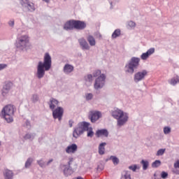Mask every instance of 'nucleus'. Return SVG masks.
Masks as SVG:
<instances>
[{
	"label": "nucleus",
	"instance_id": "nucleus-17",
	"mask_svg": "<svg viewBox=\"0 0 179 179\" xmlns=\"http://www.w3.org/2000/svg\"><path fill=\"white\" fill-rule=\"evenodd\" d=\"M95 135L97 138H100V136L108 138V130H107V129H99L96 131Z\"/></svg>",
	"mask_w": 179,
	"mask_h": 179
},
{
	"label": "nucleus",
	"instance_id": "nucleus-57",
	"mask_svg": "<svg viewBox=\"0 0 179 179\" xmlns=\"http://www.w3.org/2000/svg\"><path fill=\"white\" fill-rule=\"evenodd\" d=\"M0 146H1V142H0Z\"/></svg>",
	"mask_w": 179,
	"mask_h": 179
},
{
	"label": "nucleus",
	"instance_id": "nucleus-55",
	"mask_svg": "<svg viewBox=\"0 0 179 179\" xmlns=\"http://www.w3.org/2000/svg\"><path fill=\"white\" fill-rule=\"evenodd\" d=\"M98 37H99V38H101V34H98Z\"/></svg>",
	"mask_w": 179,
	"mask_h": 179
},
{
	"label": "nucleus",
	"instance_id": "nucleus-10",
	"mask_svg": "<svg viewBox=\"0 0 179 179\" xmlns=\"http://www.w3.org/2000/svg\"><path fill=\"white\" fill-rule=\"evenodd\" d=\"M146 76H148V71L142 70L141 71H138L134 76V81L135 83H139V82L144 80Z\"/></svg>",
	"mask_w": 179,
	"mask_h": 179
},
{
	"label": "nucleus",
	"instance_id": "nucleus-6",
	"mask_svg": "<svg viewBox=\"0 0 179 179\" xmlns=\"http://www.w3.org/2000/svg\"><path fill=\"white\" fill-rule=\"evenodd\" d=\"M87 127H90V123L87 122H81L78 124L77 127L74 128L73 131V136L78 139L80 135L83 134V132L86 131L87 129Z\"/></svg>",
	"mask_w": 179,
	"mask_h": 179
},
{
	"label": "nucleus",
	"instance_id": "nucleus-35",
	"mask_svg": "<svg viewBox=\"0 0 179 179\" xmlns=\"http://www.w3.org/2000/svg\"><path fill=\"white\" fill-rule=\"evenodd\" d=\"M85 82H88L89 83H92L93 82V76L92 74H88L84 77Z\"/></svg>",
	"mask_w": 179,
	"mask_h": 179
},
{
	"label": "nucleus",
	"instance_id": "nucleus-54",
	"mask_svg": "<svg viewBox=\"0 0 179 179\" xmlns=\"http://www.w3.org/2000/svg\"><path fill=\"white\" fill-rule=\"evenodd\" d=\"M43 2H45L46 3H50V0H42Z\"/></svg>",
	"mask_w": 179,
	"mask_h": 179
},
{
	"label": "nucleus",
	"instance_id": "nucleus-46",
	"mask_svg": "<svg viewBox=\"0 0 179 179\" xmlns=\"http://www.w3.org/2000/svg\"><path fill=\"white\" fill-rule=\"evenodd\" d=\"M7 66L8 65L5 64H0V71H2V69H5V68H6Z\"/></svg>",
	"mask_w": 179,
	"mask_h": 179
},
{
	"label": "nucleus",
	"instance_id": "nucleus-30",
	"mask_svg": "<svg viewBox=\"0 0 179 179\" xmlns=\"http://www.w3.org/2000/svg\"><path fill=\"white\" fill-rule=\"evenodd\" d=\"M36 138V134L32 133V134H27L24 136V138L27 140L29 139L30 141H33Z\"/></svg>",
	"mask_w": 179,
	"mask_h": 179
},
{
	"label": "nucleus",
	"instance_id": "nucleus-40",
	"mask_svg": "<svg viewBox=\"0 0 179 179\" xmlns=\"http://www.w3.org/2000/svg\"><path fill=\"white\" fill-rule=\"evenodd\" d=\"M92 99H93V94H92V93L85 94V100L87 101L92 100Z\"/></svg>",
	"mask_w": 179,
	"mask_h": 179
},
{
	"label": "nucleus",
	"instance_id": "nucleus-45",
	"mask_svg": "<svg viewBox=\"0 0 179 179\" xmlns=\"http://www.w3.org/2000/svg\"><path fill=\"white\" fill-rule=\"evenodd\" d=\"M168 176H169V173H167V172H165V171H163L161 173L162 178H167Z\"/></svg>",
	"mask_w": 179,
	"mask_h": 179
},
{
	"label": "nucleus",
	"instance_id": "nucleus-20",
	"mask_svg": "<svg viewBox=\"0 0 179 179\" xmlns=\"http://www.w3.org/2000/svg\"><path fill=\"white\" fill-rule=\"evenodd\" d=\"M87 41L91 47H94V45H96V38H94L93 35H88L87 36Z\"/></svg>",
	"mask_w": 179,
	"mask_h": 179
},
{
	"label": "nucleus",
	"instance_id": "nucleus-25",
	"mask_svg": "<svg viewBox=\"0 0 179 179\" xmlns=\"http://www.w3.org/2000/svg\"><path fill=\"white\" fill-rule=\"evenodd\" d=\"M120 36H121V29H117L112 34L111 38H117V37H120Z\"/></svg>",
	"mask_w": 179,
	"mask_h": 179
},
{
	"label": "nucleus",
	"instance_id": "nucleus-3",
	"mask_svg": "<svg viewBox=\"0 0 179 179\" xmlns=\"http://www.w3.org/2000/svg\"><path fill=\"white\" fill-rule=\"evenodd\" d=\"M140 62L141 58L132 57L124 66L125 73L134 75V73H135V71L139 68Z\"/></svg>",
	"mask_w": 179,
	"mask_h": 179
},
{
	"label": "nucleus",
	"instance_id": "nucleus-36",
	"mask_svg": "<svg viewBox=\"0 0 179 179\" xmlns=\"http://www.w3.org/2000/svg\"><path fill=\"white\" fill-rule=\"evenodd\" d=\"M109 3L110 5V9H114L117 5H118V0H113L109 1Z\"/></svg>",
	"mask_w": 179,
	"mask_h": 179
},
{
	"label": "nucleus",
	"instance_id": "nucleus-24",
	"mask_svg": "<svg viewBox=\"0 0 179 179\" xmlns=\"http://www.w3.org/2000/svg\"><path fill=\"white\" fill-rule=\"evenodd\" d=\"M121 179H132L131 178V172L129 171H124L122 173Z\"/></svg>",
	"mask_w": 179,
	"mask_h": 179
},
{
	"label": "nucleus",
	"instance_id": "nucleus-41",
	"mask_svg": "<svg viewBox=\"0 0 179 179\" xmlns=\"http://www.w3.org/2000/svg\"><path fill=\"white\" fill-rule=\"evenodd\" d=\"M100 75H103V73H101V71H100V70H96L93 73L94 78H99V76H100Z\"/></svg>",
	"mask_w": 179,
	"mask_h": 179
},
{
	"label": "nucleus",
	"instance_id": "nucleus-21",
	"mask_svg": "<svg viewBox=\"0 0 179 179\" xmlns=\"http://www.w3.org/2000/svg\"><path fill=\"white\" fill-rule=\"evenodd\" d=\"M58 103H59L58 100H57V99H55L54 98H51L50 99L49 103H48L49 107H50V110L55 109L56 106H58Z\"/></svg>",
	"mask_w": 179,
	"mask_h": 179
},
{
	"label": "nucleus",
	"instance_id": "nucleus-56",
	"mask_svg": "<svg viewBox=\"0 0 179 179\" xmlns=\"http://www.w3.org/2000/svg\"><path fill=\"white\" fill-rule=\"evenodd\" d=\"M27 125H30V122L27 121Z\"/></svg>",
	"mask_w": 179,
	"mask_h": 179
},
{
	"label": "nucleus",
	"instance_id": "nucleus-27",
	"mask_svg": "<svg viewBox=\"0 0 179 179\" xmlns=\"http://www.w3.org/2000/svg\"><path fill=\"white\" fill-rule=\"evenodd\" d=\"M109 160H112L114 166H117L120 164V159L115 156H110Z\"/></svg>",
	"mask_w": 179,
	"mask_h": 179
},
{
	"label": "nucleus",
	"instance_id": "nucleus-52",
	"mask_svg": "<svg viewBox=\"0 0 179 179\" xmlns=\"http://www.w3.org/2000/svg\"><path fill=\"white\" fill-rule=\"evenodd\" d=\"M8 24L11 27H13V26H15V21H9Z\"/></svg>",
	"mask_w": 179,
	"mask_h": 179
},
{
	"label": "nucleus",
	"instance_id": "nucleus-22",
	"mask_svg": "<svg viewBox=\"0 0 179 179\" xmlns=\"http://www.w3.org/2000/svg\"><path fill=\"white\" fill-rule=\"evenodd\" d=\"M3 177L5 179H13V171L6 169L3 172Z\"/></svg>",
	"mask_w": 179,
	"mask_h": 179
},
{
	"label": "nucleus",
	"instance_id": "nucleus-5",
	"mask_svg": "<svg viewBox=\"0 0 179 179\" xmlns=\"http://www.w3.org/2000/svg\"><path fill=\"white\" fill-rule=\"evenodd\" d=\"M30 39L29 38V36L27 35H22L17 38L15 42V47L20 50L21 51H24L29 46V43Z\"/></svg>",
	"mask_w": 179,
	"mask_h": 179
},
{
	"label": "nucleus",
	"instance_id": "nucleus-42",
	"mask_svg": "<svg viewBox=\"0 0 179 179\" xmlns=\"http://www.w3.org/2000/svg\"><path fill=\"white\" fill-rule=\"evenodd\" d=\"M146 53L148 54V57H150L152 54H155V48H150Z\"/></svg>",
	"mask_w": 179,
	"mask_h": 179
},
{
	"label": "nucleus",
	"instance_id": "nucleus-8",
	"mask_svg": "<svg viewBox=\"0 0 179 179\" xmlns=\"http://www.w3.org/2000/svg\"><path fill=\"white\" fill-rule=\"evenodd\" d=\"M20 3L22 6L24 10H26V12H34V10H36L34 3L29 0H20Z\"/></svg>",
	"mask_w": 179,
	"mask_h": 179
},
{
	"label": "nucleus",
	"instance_id": "nucleus-37",
	"mask_svg": "<svg viewBox=\"0 0 179 179\" xmlns=\"http://www.w3.org/2000/svg\"><path fill=\"white\" fill-rule=\"evenodd\" d=\"M164 152H166V148L159 149L157 152L156 156H163L164 155Z\"/></svg>",
	"mask_w": 179,
	"mask_h": 179
},
{
	"label": "nucleus",
	"instance_id": "nucleus-26",
	"mask_svg": "<svg viewBox=\"0 0 179 179\" xmlns=\"http://www.w3.org/2000/svg\"><path fill=\"white\" fill-rule=\"evenodd\" d=\"M34 159L31 157H29L25 162L24 167L25 169H30V166L33 164Z\"/></svg>",
	"mask_w": 179,
	"mask_h": 179
},
{
	"label": "nucleus",
	"instance_id": "nucleus-14",
	"mask_svg": "<svg viewBox=\"0 0 179 179\" xmlns=\"http://www.w3.org/2000/svg\"><path fill=\"white\" fill-rule=\"evenodd\" d=\"M75 20H71L67 21L64 25V30L66 31H69L71 30H73L75 29Z\"/></svg>",
	"mask_w": 179,
	"mask_h": 179
},
{
	"label": "nucleus",
	"instance_id": "nucleus-47",
	"mask_svg": "<svg viewBox=\"0 0 179 179\" xmlns=\"http://www.w3.org/2000/svg\"><path fill=\"white\" fill-rule=\"evenodd\" d=\"M174 169H179V160L176 161L173 164Z\"/></svg>",
	"mask_w": 179,
	"mask_h": 179
},
{
	"label": "nucleus",
	"instance_id": "nucleus-39",
	"mask_svg": "<svg viewBox=\"0 0 179 179\" xmlns=\"http://www.w3.org/2000/svg\"><path fill=\"white\" fill-rule=\"evenodd\" d=\"M127 26H129V27H130V29H134L136 26V23H135V22H134V21H129L127 22Z\"/></svg>",
	"mask_w": 179,
	"mask_h": 179
},
{
	"label": "nucleus",
	"instance_id": "nucleus-9",
	"mask_svg": "<svg viewBox=\"0 0 179 179\" xmlns=\"http://www.w3.org/2000/svg\"><path fill=\"white\" fill-rule=\"evenodd\" d=\"M102 117L103 114L99 110H90L88 115V118L92 124H96Z\"/></svg>",
	"mask_w": 179,
	"mask_h": 179
},
{
	"label": "nucleus",
	"instance_id": "nucleus-33",
	"mask_svg": "<svg viewBox=\"0 0 179 179\" xmlns=\"http://www.w3.org/2000/svg\"><path fill=\"white\" fill-rule=\"evenodd\" d=\"M162 165V162L160 160H155L154 162L152 164V167L153 169H157V167H160Z\"/></svg>",
	"mask_w": 179,
	"mask_h": 179
},
{
	"label": "nucleus",
	"instance_id": "nucleus-7",
	"mask_svg": "<svg viewBox=\"0 0 179 179\" xmlns=\"http://www.w3.org/2000/svg\"><path fill=\"white\" fill-rule=\"evenodd\" d=\"M106 78L107 76L104 73L101 74L98 78H96L94 81V89H95V90H100V89H103L106 85Z\"/></svg>",
	"mask_w": 179,
	"mask_h": 179
},
{
	"label": "nucleus",
	"instance_id": "nucleus-13",
	"mask_svg": "<svg viewBox=\"0 0 179 179\" xmlns=\"http://www.w3.org/2000/svg\"><path fill=\"white\" fill-rule=\"evenodd\" d=\"M74 29L76 30H85L86 29V22L74 20Z\"/></svg>",
	"mask_w": 179,
	"mask_h": 179
},
{
	"label": "nucleus",
	"instance_id": "nucleus-2",
	"mask_svg": "<svg viewBox=\"0 0 179 179\" xmlns=\"http://www.w3.org/2000/svg\"><path fill=\"white\" fill-rule=\"evenodd\" d=\"M112 117L117 120V128H121L124 127L128 120H129V115L127 113L123 112L120 109H116L112 111Z\"/></svg>",
	"mask_w": 179,
	"mask_h": 179
},
{
	"label": "nucleus",
	"instance_id": "nucleus-38",
	"mask_svg": "<svg viewBox=\"0 0 179 179\" xmlns=\"http://www.w3.org/2000/svg\"><path fill=\"white\" fill-rule=\"evenodd\" d=\"M171 132V128L170 127H164V134L165 135H169Z\"/></svg>",
	"mask_w": 179,
	"mask_h": 179
},
{
	"label": "nucleus",
	"instance_id": "nucleus-16",
	"mask_svg": "<svg viewBox=\"0 0 179 179\" xmlns=\"http://www.w3.org/2000/svg\"><path fill=\"white\" fill-rule=\"evenodd\" d=\"M13 83L11 82L6 83V85L3 86L2 90V96H5L7 94L9 93L10 89H12Z\"/></svg>",
	"mask_w": 179,
	"mask_h": 179
},
{
	"label": "nucleus",
	"instance_id": "nucleus-48",
	"mask_svg": "<svg viewBox=\"0 0 179 179\" xmlns=\"http://www.w3.org/2000/svg\"><path fill=\"white\" fill-rule=\"evenodd\" d=\"M97 170H99L100 171L104 170V166L103 164L98 165Z\"/></svg>",
	"mask_w": 179,
	"mask_h": 179
},
{
	"label": "nucleus",
	"instance_id": "nucleus-43",
	"mask_svg": "<svg viewBox=\"0 0 179 179\" xmlns=\"http://www.w3.org/2000/svg\"><path fill=\"white\" fill-rule=\"evenodd\" d=\"M141 59H143V61L146 60L147 59L149 58V55H148L147 52H144L141 55Z\"/></svg>",
	"mask_w": 179,
	"mask_h": 179
},
{
	"label": "nucleus",
	"instance_id": "nucleus-34",
	"mask_svg": "<svg viewBox=\"0 0 179 179\" xmlns=\"http://www.w3.org/2000/svg\"><path fill=\"white\" fill-rule=\"evenodd\" d=\"M141 163L143 165V170H148V168L149 167V162L147 160L143 159L141 162Z\"/></svg>",
	"mask_w": 179,
	"mask_h": 179
},
{
	"label": "nucleus",
	"instance_id": "nucleus-32",
	"mask_svg": "<svg viewBox=\"0 0 179 179\" xmlns=\"http://www.w3.org/2000/svg\"><path fill=\"white\" fill-rule=\"evenodd\" d=\"M36 163L40 167H41V169H45V162H44V159H38L36 161Z\"/></svg>",
	"mask_w": 179,
	"mask_h": 179
},
{
	"label": "nucleus",
	"instance_id": "nucleus-28",
	"mask_svg": "<svg viewBox=\"0 0 179 179\" xmlns=\"http://www.w3.org/2000/svg\"><path fill=\"white\" fill-rule=\"evenodd\" d=\"M169 83L171 84L172 86H175V85L179 83V76H176L174 78H171L169 80Z\"/></svg>",
	"mask_w": 179,
	"mask_h": 179
},
{
	"label": "nucleus",
	"instance_id": "nucleus-51",
	"mask_svg": "<svg viewBox=\"0 0 179 179\" xmlns=\"http://www.w3.org/2000/svg\"><path fill=\"white\" fill-rule=\"evenodd\" d=\"M69 125L70 128H72V127H73V120H70L69 121Z\"/></svg>",
	"mask_w": 179,
	"mask_h": 179
},
{
	"label": "nucleus",
	"instance_id": "nucleus-49",
	"mask_svg": "<svg viewBox=\"0 0 179 179\" xmlns=\"http://www.w3.org/2000/svg\"><path fill=\"white\" fill-rule=\"evenodd\" d=\"M72 162H73V158L72 157L69 158V162H68L67 166H69V167H71V164H72Z\"/></svg>",
	"mask_w": 179,
	"mask_h": 179
},
{
	"label": "nucleus",
	"instance_id": "nucleus-50",
	"mask_svg": "<svg viewBox=\"0 0 179 179\" xmlns=\"http://www.w3.org/2000/svg\"><path fill=\"white\" fill-rule=\"evenodd\" d=\"M172 171L173 174H176L177 176H179V169H173Z\"/></svg>",
	"mask_w": 179,
	"mask_h": 179
},
{
	"label": "nucleus",
	"instance_id": "nucleus-31",
	"mask_svg": "<svg viewBox=\"0 0 179 179\" xmlns=\"http://www.w3.org/2000/svg\"><path fill=\"white\" fill-rule=\"evenodd\" d=\"M39 100H40V97L38 96V94H32L31 97V101H32V103H37V101H38Z\"/></svg>",
	"mask_w": 179,
	"mask_h": 179
},
{
	"label": "nucleus",
	"instance_id": "nucleus-44",
	"mask_svg": "<svg viewBox=\"0 0 179 179\" xmlns=\"http://www.w3.org/2000/svg\"><path fill=\"white\" fill-rule=\"evenodd\" d=\"M136 169H138V166L136 164L129 166V169L131 170L132 171H136Z\"/></svg>",
	"mask_w": 179,
	"mask_h": 179
},
{
	"label": "nucleus",
	"instance_id": "nucleus-18",
	"mask_svg": "<svg viewBox=\"0 0 179 179\" xmlns=\"http://www.w3.org/2000/svg\"><path fill=\"white\" fill-rule=\"evenodd\" d=\"M78 150V145L75 143H73L66 148V152H67L69 155L71 153H76V152Z\"/></svg>",
	"mask_w": 179,
	"mask_h": 179
},
{
	"label": "nucleus",
	"instance_id": "nucleus-1",
	"mask_svg": "<svg viewBox=\"0 0 179 179\" xmlns=\"http://www.w3.org/2000/svg\"><path fill=\"white\" fill-rule=\"evenodd\" d=\"M52 64V61L51 60V55L50 53L46 52L43 57V62H38L37 67H36V78L38 79H43L45 75V71L51 69V65Z\"/></svg>",
	"mask_w": 179,
	"mask_h": 179
},
{
	"label": "nucleus",
	"instance_id": "nucleus-53",
	"mask_svg": "<svg viewBox=\"0 0 179 179\" xmlns=\"http://www.w3.org/2000/svg\"><path fill=\"white\" fill-rule=\"evenodd\" d=\"M53 161H54V159H50L46 163V166H50V164H51V163H52Z\"/></svg>",
	"mask_w": 179,
	"mask_h": 179
},
{
	"label": "nucleus",
	"instance_id": "nucleus-19",
	"mask_svg": "<svg viewBox=\"0 0 179 179\" xmlns=\"http://www.w3.org/2000/svg\"><path fill=\"white\" fill-rule=\"evenodd\" d=\"M74 67L72 64H66L64 65L63 68V72L66 75H69L71 72H73Z\"/></svg>",
	"mask_w": 179,
	"mask_h": 179
},
{
	"label": "nucleus",
	"instance_id": "nucleus-11",
	"mask_svg": "<svg viewBox=\"0 0 179 179\" xmlns=\"http://www.w3.org/2000/svg\"><path fill=\"white\" fill-rule=\"evenodd\" d=\"M52 111L54 120L62 121V117L64 116V108L62 107L59 106L57 108L52 110Z\"/></svg>",
	"mask_w": 179,
	"mask_h": 179
},
{
	"label": "nucleus",
	"instance_id": "nucleus-29",
	"mask_svg": "<svg viewBox=\"0 0 179 179\" xmlns=\"http://www.w3.org/2000/svg\"><path fill=\"white\" fill-rule=\"evenodd\" d=\"M85 131H87V136L88 138H93L94 135V132L93 131V128L89 127V126H87V129H86Z\"/></svg>",
	"mask_w": 179,
	"mask_h": 179
},
{
	"label": "nucleus",
	"instance_id": "nucleus-12",
	"mask_svg": "<svg viewBox=\"0 0 179 179\" xmlns=\"http://www.w3.org/2000/svg\"><path fill=\"white\" fill-rule=\"evenodd\" d=\"M78 43L83 51H89V50H90V45L88 44L87 41H86V39H85V38H79Z\"/></svg>",
	"mask_w": 179,
	"mask_h": 179
},
{
	"label": "nucleus",
	"instance_id": "nucleus-23",
	"mask_svg": "<svg viewBox=\"0 0 179 179\" xmlns=\"http://www.w3.org/2000/svg\"><path fill=\"white\" fill-rule=\"evenodd\" d=\"M106 145H107V143H101V144H99V153L101 155H104V153L106 152V148H104V146H106Z\"/></svg>",
	"mask_w": 179,
	"mask_h": 179
},
{
	"label": "nucleus",
	"instance_id": "nucleus-15",
	"mask_svg": "<svg viewBox=\"0 0 179 179\" xmlns=\"http://www.w3.org/2000/svg\"><path fill=\"white\" fill-rule=\"evenodd\" d=\"M63 173L65 177H69L73 174V169L68 165H63Z\"/></svg>",
	"mask_w": 179,
	"mask_h": 179
},
{
	"label": "nucleus",
	"instance_id": "nucleus-4",
	"mask_svg": "<svg viewBox=\"0 0 179 179\" xmlns=\"http://www.w3.org/2000/svg\"><path fill=\"white\" fill-rule=\"evenodd\" d=\"M2 118L7 122H13V115H15V106L7 105L1 110Z\"/></svg>",
	"mask_w": 179,
	"mask_h": 179
}]
</instances>
